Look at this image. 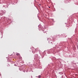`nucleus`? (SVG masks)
<instances>
[{"instance_id": "obj_1", "label": "nucleus", "mask_w": 78, "mask_h": 78, "mask_svg": "<svg viewBox=\"0 0 78 78\" xmlns=\"http://www.w3.org/2000/svg\"><path fill=\"white\" fill-rule=\"evenodd\" d=\"M16 55L17 56H19V55H20V54L19 53H17Z\"/></svg>"}, {"instance_id": "obj_3", "label": "nucleus", "mask_w": 78, "mask_h": 78, "mask_svg": "<svg viewBox=\"0 0 78 78\" xmlns=\"http://www.w3.org/2000/svg\"><path fill=\"white\" fill-rule=\"evenodd\" d=\"M37 49H37V48L36 49H35V51H36V50H37Z\"/></svg>"}, {"instance_id": "obj_2", "label": "nucleus", "mask_w": 78, "mask_h": 78, "mask_svg": "<svg viewBox=\"0 0 78 78\" xmlns=\"http://www.w3.org/2000/svg\"><path fill=\"white\" fill-rule=\"evenodd\" d=\"M38 78H41V76L40 75H39V76H38Z\"/></svg>"}, {"instance_id": "obj_4", "label": "nucleus", "mask_w": 78, "mask_h": 78, "mask_svg": "<svg viewBox=\"0 0 78 78\" xmlns=\"http://www.w3.org/2000/svg\"><path fill=\"white\" fill-rule=\"evenodd\" d=\"M49 8H50V7H49Z\"/></svg>"}]
</instances>
